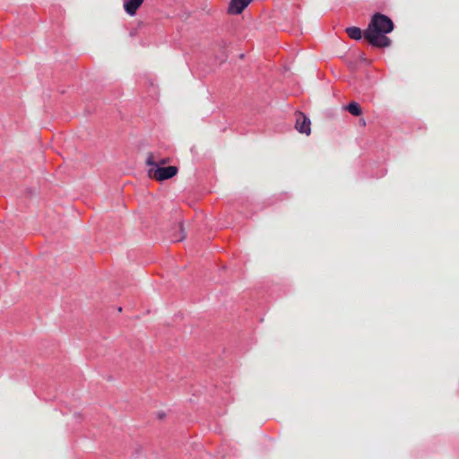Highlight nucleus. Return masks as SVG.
<instances>
[{"mask_svg": "<svg viewBox=\"0 0 459 459\" xmlns=\"http://www.w3.org/2000/svg\"><path fill=\"white\" fill-rule=\"evenodd\" d=\"M393 30L394 23L390 18L381 13H376L365 30L364 37L374 47L386 48L391 45V39L385 34Z\"/></svg>", "mask_w": 459, "mask_h": 459, "instance_id": "1", "label": "nucleus"}, {"mask_svg": "<svg viewBox=\"0 0 459 459\" xmlns=\"http://www.w3.org/2000/svg\"><path fill=\"white\" fill-rule=\"evenodd\" d=\"M148 169V176L158 181H163L173 178L178 173V168L175 166L162 167L159 166L155 160L154 153L150 152L146 159Z\"/></svg>", "mask_w": 459, "mask_h": 459, "instance_id": "2", "label": "nucleus"}, {"mask_svg": "<svg viewBox=\"0 0 459 459\" xmlns=\"http://www.w3.org/2000/svg\"><path fill=\"white\" fill-rule=\"evenodd\" d=\"M310 125H311V122H310V119L306 117L303 113L299 112L297 114V117H296V129L301 133V134H305L307 135H309L310 133H311V128H310Z\"/></svg>", "mask_w": 459, "mask_h": 459, "instance_id": "3", "label": "nucleus"}, {"mask_svg": "<svg viewBox=\"0 0 459 459\" xmlns=\"http://www.w3.org/2000/svg\"><path fill=\"white\" fill-rule=\"evenodd\" d=\"M253 0H230L228 6L230 14H239Z\"/></svg>", "mask_w": 459, "mask_h": 459, "instance_id": "4", "label": "nucleus"}, {"mask_svg": "<svg viewBox=\"0 0 459 459\" xmlns=\"http://www.w3.org/2000/svg\"><path fill=\"white\" fill-rule=\"evenodd\" d=\"M143 0H125L124 9L129 15L133 16L136 13L137 9L142 5Z\"/></svg>", "mask_w": 459, "mask_h": 459, "instance_id": "5", "label": "nucleus"}, {"mask_svg": "<svg viewBox=\"0 0 459 459\" xmlns=\"http://www.w3.org/2000/svg\"><path fill=\"white\" fill-rule=\"evenodd\" d=\"M346 32L348 33L349 37L352 39L359 40L362 37L361 30L358 27H349L346 29Z\"/></svg>", "mask_w": 459, "mask_h": 459, "instance_id": "6", "label": "nucleus"}, {"mask_svg": "<svg viewBox=\"0 0 459 459\" xmlns=\"http://www.w3.org/2000/svg\"><path fill=\"white\" fill-rule=\"evenodd\" d=\"M344 108L356 117L362 113L361 108L357 102H351Z\"/></svg>", "mask_w": 459, "mask_h": 459, "instance_id": "7", "label": "nucleus"}, {"mask_svg": "<svg viewBox=\"0 0 459 459\" xmlns=\"http://www.w3.org/2000/svg\"><path fill=\"white\" fill-rule=\"evenodd\" d=\"M179 228H180L181 235L179 238H175L174 241H181L186 238V234L184 233V229H183L182 224H180Z\"/></svg>", "mask_w": 459, "mask_h": 459, "instance_id": "8", "label": "nucleus"}, {"mask_svg": "<svg viewBox=\"0 0 459 459\" xmlns=\"http://www.w3.org/2000/svg\"><path fill=\"white\" fill-rule=\"evenodd\" d=\"M155 160L158 161L159 166H162L169 162L168 159H164V158H156L155 157Z\"/></svg>", "mask_w": 459, "mask_h": 459, "instance_id": "9", "label": "nucleus"}]
</instances>
